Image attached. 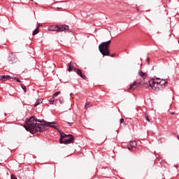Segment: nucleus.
<instances>
[{"label":"nucleus","instance_id":"f257e3e1","mask_svg":"<svg viewBox=\"0 0 179 179\" xmlns=\"http://www.w3.org/2000/svg\"><path fill=\"white\" fill-rule=\"evenodd\" d=\"M24 128L26 131L30 132V134H36V132H44L45 131V127L50 128H54V129L58 130V126L57 122H45L44 120H37L36 117H31L25 120Z\"/></svg>","mask_w":179,"mask_h":179},{"label":"nucleus","instance_id":"f03ea898","mask_svg":"<svg viewBox=\"0 0 179 179\" xmlns=\"http://www.w3.org/2000/svg\"><path fill=\"white\" fill-rule=\"evenodd\" d=\"M167 83H169V81L166 79H162L161 81L156 82L155 78H151L148 81L150 87H152V90H155V92H159V90L162 88L163 89Z\"/></svg>","mask_w":179,"mask_h":179},{"label":"nucleus","instance_id":"7ed1b4c3","mask_svg":"<svg viewBox=\"0 0 179 179\" xmlns=\"http://www.w3.org/2000/svg\"><path fill=\"white\" fill-rule=\"evenodd\" d=\"M111 44V41H108L106 42H103L99 45V50L101 54L103 57H110V45Z\"/></svg>","mask_w":179,"mask_h":179},{"label":"nucleus","instance_id":"20e7f679","mask_svg":"<svg viewBox=\"0 0 179 179\" xmlns=\"http://www.w3.org/2000/svg\"><path fill=\"white\" fill-rule=\"evenodd\" d=\"M49 31H57V33H61L62 31H70L69 26L68 25H52L48 27Z\"/></svg>","mask_w":179,"mask_h":179},{"label":"nucleus","instance_id":"39448f33","mask_svg":"<svg viewBox=\"0 0 179 179\" xmlns=\"http://www.w3.org/2000/svg\"><path fill=\"white\" fill-rule=\"evenodd\" d=\"M69 138L63 140V139H60L59 140V143H64V145H69V143H73L75 142V137H73V136H72L71 134H69Z\"/></svg>","mask_w":179,"mask_h":179},{"label":"nucleus","instance_id":"423d86ee","mask_svg":"<svg viewBox=\"0 0 179 179\" xmlns=\"http://www.w3.org/2000/svg\"><path fill=\"white\" fill-rule=\"evenodd\" d=\"M140 85H141V82L135 81L133 84H130V87L129 90H130V92H134L135 89H137V87H139Z\"/></svg>","mask_w":179,"mask_h":179},{"label":"nucleus","instance_id":"0eeeda50","mask_svg":"<svg viewBox=\"0 0 179 179\" xmlns=\"http://www.w3.org/2000/svg\"><path fill=\"white\" fill-rule=\"evenodd\" d=\"M73 71H74V72H76V73H77L83 79H84V80L87 79L86 76H85V74L82 73V71H80V69L75 68V69H73Z\"/></svg>","mask_w":179,"mask_h":179},{"label":"nucleus","instance_id":"6e6552de","mask_svg":"<svg viewBox=\"0 0 179 179\" xmlns=\"http://www.w3.org/2000/svg\"><path fill=\"white\" fill-rule=\"evenodd\" d=\"M138 75L139 76H141V78H142L143 79H146V78H148V74L146 73H144L143 71H142L141 70L138 71Z\"/></svg>","mask_w":179,"mask_h":179},{"label":"nucleus","instance_id":"1a4fd4ad","mask_svg":"<svg viewBox=\"0 0 179 179\" xmlns=\"http://www.w3.org/2000/svg\"><path fill=\"white\" fill-rule=\"evenodd\" d=\"M0 78H1V80H10V79H12V77H10V76H0Z\"/></svg>","mask_w":179,"mask_h":179},{"label":"nucleus","instance_id":"9d476101","mask_svg":"<svg viewBox=\"0 0 179 179\" xmlns=\"http://www.w3.org/2000/svg\"><path fill=\"white\" fill-rule=\"evenodd\" d=\"M41 103H43V99H38L34 104V107H37V106H38V104H41Z\"/></svg>","mask_w":179,"mask_h":179},{"label":"nucleus","instance_id":"9b49d317","mask_svg":"<svg viewBox=\"0 0 179 179\" xmlns=\"http://www.w3.org/2000/svg\"><path fill=\"white\" fill-rule=\"evenodd\" d=\"M131 148H136V142L135 141L130 142Z\"/></svg>","mask_w":179,"mask_h":179},{"label":"nucleus","instance_id":"f8f14e48","mask_svg":"<svg viewBox=\"0 0 179 179\" xmlns=\"http://www.w3.org/2000/svg\"><path fill=\"white\" fill-rule=\"evenodd\" d=\"M69 134H65L64 133L61 134L60 139H64V138H68Z\"/></svg>","mask_w":179,"mask_h":179},{"label":"nucleus","instance_id":"ddd939ff","mask_svg":"<svg viewBox=\"0 0 179 179\" xmlns=\"http://www.w3.org/2000/svg\"><path fill=\"white\" fill-rule=\"evenodd\" d=\"M38 31H39L38 27H37V28L33 31L32 35H33V36H36V34H38Z\"/></svg>","mask_w":179,"mask_h":179},{"label":"nucleus","instance_id":"4468645a","mask_svg":"<svg viewBox=\"0 0 179 179\" xmlns=\"http://www.w3.org/2000/svg\"><path fill=\"white\" fill-rule=\"evenodd\" d=\"M59 94H61V91H58V92H55V94H53V95H52L53 99H55V97H57V96H59Z\"/></svg>","mask_w":179,"mask_h":179},{"label":"nucleus","instance_id":"2eb2a0df","mask_svg":"<svg viewBox=\"0 0 179 179\" xmlns=\"http://www.w3.org/2000/svg\"><path fill=\"white\" fill-rule=\"evenodd\" d=\"M72 64V62H70L68 64V66H69V72H71L72 71V66L71 65Z\"/></svg>","mask_w":179,"mask_h":179},{"label":"nucleus","instance_id":"dca6fc26","mask_svg":"<svg viewBox=\"0 0 179 179\" xmlns=\"http://www.w3.org/2000/svg\"><path fill=\"white\" fill-rule=\"evenodd\" d=\"M13 80H16V82H18L19 83H22V81L17 77H13Z\"/></svg>","mask_w":179,"mask_h":179},{"label":"nucleus","instance_id":"f3484780","mask_svg":"<svg viewBox=\"0 0 179 179\" xmlns=\"http://www.w3.org/2000/svg\"><path fill=\"white\" fill-rule=\"evenodd\" d=\"M90 107V102H87L85 106V108L87 110Z\"/></svg>","mask_w":179,"mask_h":179},{"label":"nucleus","instance_id":"a211bd4d","mask_svg":"<svg viewBox=\"0 0 179 179\" xmlns=\"http://www.w3.org/2000/svg\"><path fill=\"white\" fill-rule=\"evenodd\" d=\"M64 97H60L59 99V103H60V104H64Z\"/></svg>","mask_w":179,"mask_h":179},{"label":"nucleus","instance_id":"6ab92c4d","mask_svg":"<svg viewBox=\"0 0 179 179\" xmlns=\"http://www.w3.org/2000/svg\"><path fill=\"white\" fill-rule=\"evenodd\" d=\"M22 89H23L24 93H26V85L24 84H20Z\"/></svg>","mask_w":179,"mask_h":179},{"label":"nucleus","instance_id":"aec40b11","mask_svg":"<svg viewBox=\"0 0 179 179\" xmlns=\"http://www.w3.org/2000/svg\"><path fill=\"white\" fill-rule=\"evenodd\" d=\"M145 115L146 121H148V122H150V119L149 118V115H148V113H145Z\"/></svg>","mask_w":179,"mask_h":179},{"label":"nucleus","instance_id":"412c9836","mask_svg":"<svg viewBox=\"0 0 179 179\" xmlns=\"http://www.w3.org/2000/svg\"><path fill=\"white\" fill-rule=\"evenodd\" d=\"M55 102V101L54 100V98H52L49 100V103L50 104L52 105L54 104V103Z\"/></svg>","mask_w":179,"mask_h":179},{"label":"nucleus","instance_id":"4be33fe9","mask_svg":"<svg viewBox=\"0 0 179 179\" xmlns=\"http://www.w3.org/2000/svg\"><path fill=\"white\" fill-rule=\"evenodd\" d=\"M110 57L112 58H114V57H117V55L115 53H113V54L110 55Z\"/></svg>","mask_w":179,"mask_h":179},{"label":"nucleus","instance_id":"5701e85b","mask_svg":"<svg viewBox=\"0 0 179 179\" xmlns=\"http://www.w3.org/2000/svg\"><path fill=\"white\" fill-rule=\"evenodd\" d=\"M68 124L69 125V127H72V125H73V122H67Z\"/></svg>","mask_w":179,"mask_h":179},{"label":"nucleus","instance_id":"b1692460","mask_svg":"<svg viewBox=\"0 0 179 179\" xmlns=\"http://www.w3.org/2000/svg\"><path fill=\"white\" fill-rule=\"evenodd\" d=\"M11 179H17L15 175H11Z\"/></svg>","mask_w":179,"mask_h":179},{"label":"nucleus","instance_id":"393cba45","mask_svg":"<svg viewBox=\"0 0 179 179\" xmlns=\"http://www.w3.org/2000/svg\"><path fill=\"white\" fill-rule=\"evenodd\" d=\"M122 122H124V119H120V124H122Z\"/></svg>","mask_w":179,"mask_h":179},{"label":"nucleus","instance_id":"a878e982","mask_svg":"<svg viewBox=\"0 0 179 179\" xmlns=\"http://www.w3.org/2000/svg\"><path fill=\"white\" fill-rule=\"evenodd\" d=\"M171 115H174V114H176V113L171 112Z\"/></svg>","mask_w":179,"mask_h":179},{"label":"nucleus","instance_id":"bb28decb","mask_svg":"<svg viewBox=\"0 0 179 179\" xmlns=\"http://www.w3.org/2000/svg\"><path fill=\"white\" fill-rule=\"evenodd\" d=\"M157 80H162V79L159 78H156Z\"/></svg>","mask_w":179,"mask_h":179},{"label":"nucleus","instance_id":"cd10ccee","mask_svg":"<svg viewBox=\"0 0 179 179\" xmlns=\"http://www.w3.org/2000/svg\"><path fill=\"white\" fill-rule=\"evenodd\" d=\"M175 166V167H176V169H178V165H174Z\"/></svg>","mask_w":179,"mask_h":179},{"label":"nucleus","instance_id":"c85d7f7f","mask_svg":"<svg viewBox=\"0 0 179 179\" xmlns=\"http://www.w3.org/2000/svg\"><path fill=\"white\" fill-rule=\"evenodd\" d=\"M177 138H178V141H179V135H177Z\"/></svg>","mask_w":179,"mask_h":179},{"label":"nucleus","instance_id":"c756f323","mask_svg":"<svg viewBox=\"0 0 179 179\" xmlns=\"http://www.w3.org/2000/svg\"><path fill=\"white\" fill-rule=\"evenodd\" d=\"M73 95V94H70L71 97H72Z\"/></svg>","mask_w":179,"mask_h":179},{"label":"nucleus","instance_id":"7c9ffc66","mask_svg":"<svg viewBox=\"0 0 179 179\" xmlns=\"http://www.w3.org/2000/svg\"><path fill=\"white\" fill-rule=\"evenodd\" d=\"M148 62H149V58H148Z\"/></svg>","mask_w":179,"mask_h":179}]
</instances>
